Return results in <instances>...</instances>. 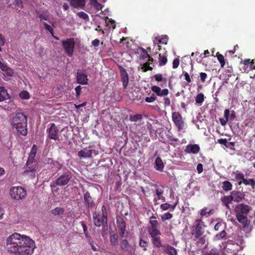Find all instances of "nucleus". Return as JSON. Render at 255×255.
<instances>
[{
	"instance_id": "obj_1",
	"label": "nucleus",
	"mask_w": 255,
	"mask_h": 255,
	"mask_svg": "<svg viewBox=\"0 0 255 255\" xmlns=\"http://www.w3.org/2000/svg\"><path fill=\"white\" fill-rule=\"evenodd\" d=\"M35 248V242L26 235L14 233L6 240V251L15 255H31Z\"/></svg>"
},
{
	"instance_id": "obj_2",
	"label": "nucleus",
	"mask_w": 255,
	"mask_h": 255,
	"mask_svg": "<svg viewBox=\"0 0 255 255\" xmlns=\"http://www.w3.org/2000/svg\"><path fill=\"white\" fill-rule=\"evenodd\" d=\"M27 117L22 113H17L13 118V127L22 135L27 134Z\"/></svg>"
},
{
	"instance_id": "obj_3",
	"label": "nucleus",
	"mask_w": 255,
	"mask_h": 255,
	"mask_svg": "<svg viewBox=\"0 0 255 255\" xmlns=\"http://www.w3.org/2000/svg\"><path fill=\"white\" fill-rule=\"evenodd\" d=\"M37 150V146L34 144L29 153L28 159L26 164V169L24 171L27 175L31 176L32 178L35 177L37 169V164L36 161H34V157L36 156Z\"/></svg>"
},
{
	"instance_id": "obj_4",
	"label": "nucleus",
	"mask_w": 255,
	"mask_h": 255,
	"mask_svg": "<svg viewBox=\"0 0 255 255\" xmlns=\"http://www.w3.org/2000/svg\"><path fill=\"white\" fill-rule=\"evenodd\" d=\"M72 176L70 173L66 172L61 175L59 178H58L55 181H53L51 183V187L55 188L57 186H64L67 185Z\"/></svg>"
},
{
	"instance_id": "obj_5",
	"label": "nucleus",
	"mask_w": 255,
	"mask_h": 255,
	"mask_svg": "<svg viewBox=\"0 0 255 255\" xmlns=\"http://www.w3.org/2000/svg\"><path fill=\"white\" fill-rule=\"evenodd\" d=\"M98 150L92 148L91 146L84 148L78 152V156L80 159L93 158L98 154Z\"/></svg>"
},
{
	"instance_id": "obj_6",
	"label": "nucleus",
	"mask_w": 255,
	"mask_h": 255,
	"mask_svg": "<svg viewBox=\"0 0 255 255\" xmlns=\"http://www.w3.org/2000/svg\"><path fill=\"white\" fill-rule=\"evenodd\" d=\"M62 46L65 53L69 56H72L75 48V43L74 38H70L62 41Z\"/></svg>"
},
{
	"instance_id": "obj_7",
	"label": "nucleus",
	"mask_w": 255,
	"mask_h": 255,
	"mask_svg": "<svg viewBox=\"0 0 255 255\" xmlns=\"http://www.w3.org/2000/svg\"><path fill=\"white\" fill-rule=\"evenodd\" d=\"M10 194L12 198L19 200L25 197L26 192V190L21 187H12L10 189Z\"/></svg>"
},
{
	"instance_id": "obj_8",
	"label": "nucleus",
	"mask_w": 255,
	"mask_h": 255,
	"mask_svg": "<svg viewBox=\"0 0 255 255\" xmlns=\"http://www.w3.org/2000/svg\"><path fill=\"white\" fill-rule=\"evenodd\" d=\"M46 131L48 138L54 140H59V130L55 124H51L50 127L47 128Z\"/></svg>"
},
{
	"instance_id": "obj_9",
	"label": "nucleus",
	"mask_w": 255,
	"mask_h": 255,
	"mask_svg": "<svg viewBox=\"0 0 255 255\" xmlns=\"http://www.w3.org/2000/svg\"><path fill=\"white\" fill-rule=\"evenodd\" d=\"M203 222L201 220H197L193 226L192 235L196 238L201 236L204 231L203 228Z\"/></svg>"
},
{
	"instance_id": "obj_10",
	"label": "nucleus",
	"mask_w": 255,
	"mask_h": 255,
	"mask_svg": "<svg viewBox=\"0 0 255 255\" xmlns=\"http://www.w3.org/2000/svg\"><path fill=\"white\" fill-rule=\"evenodd\" d=\"M121 249L127 253V255H134L135 253V246L129 244L127 239L123 240L120 243Z\"/></svg>"
},
{
	"instance_id": "obj_11",
	"label": "nucleus",
	"mask_w": 255,
	"mask_h": 255,
	"mask_svg": "<svg viewBox=\"0 0 255 255\" xmlns=\"http://www.w3.org/2000/svg\"><path fill=\"white\" fill-rule=\"evenodd\" d=\"M149 234L152 238L153 244L156 247H160L162 244L160 241V235L161 233L159 230L149 231Z\"/></svg>"
},
{
	"instance_id": "obj_12",
	"label": "nucleus",
	"mask_w": 255,
	"mask_h": 255,
	"mask_svg": "<svg viewBox=\"0 0 255 255\" xmlns=\"http://www.w3.org/2000/svg\"><path fill=\"white\" fill-rule=\"evenodd\" d=\"M251 207L250 206L240 204L237 205L235 208V212L236 213V216L239 215H246L250 211Z\"/></svg>"
},
{
	"instance_id": "obj_13",
	"label": "nucleus",
	"mask_w": 255,
	"mask_h": 255,
	"mask_svg": "<svg viewBox=\"0 0 255 255\" xmlns=\"http://www.w3.org/2000/svg\"><path fill=\"white\" fill-rule=\"evenodd\" d=\"M93 219L94 225L97 227H101L104 223H107V217L104 219L103 215H101L100 213L95 212L93 215Z\"/></svg>"
},
{
	"instance_id": "obj_14",
	"label": "nucleus",
	"mask_w": 255,
	"mask_h": 255,
	"mask_svg": "<svg viewBox=\"0 0 255 255\" xmlns=\"http://www.w3.org/2000/svg\"><path fill=\"white\" fill-rule=\"evenodd\" d=\"M172 119L178 130L182 129L184 128V124L182 117L179 113L174 112L172 114Z\"/></svg>"
},
{
	"instance_id": "obj_15",
	"label": "nucleus",
	"mask_w": 255,
	"mask_h": 255,
	"mask_svg": "<svg viewBox=\"0 0 255 255\" xmlns=\"http://www.w3.org/2000/svg\"><path fill=\"white\" fill-rule=\"evenodd\" d=\"M238 221L243 225L244 230L246 231H250L251 228L250 227V221L247 216L245 215H239L236 216Z\"/></svg>"
},
{
	"instance_id": "obj_16",
	"label": "nucleus",
	"mask_w": 255,
	"mask_h": 255,
	"mask_svg": "<svg viewBox=\"0 0 255 255\" xmlns=\"http://www.w3.org/2000/svg\"><path fill=\"white\" fill-rule=\"evenodd\" d=\"M168 41V37L167 35H162L160 38L156 37L155 38V40H153L154 48L155 49L156 53L157 52V50H159L160 48L158 44H167Z\"/></svg>"
},
{
	"instance_id": "obj_17",
	"label": "nucleus",
	"mask_w": 255,
	"mask_h": 255,
	"mask_svg": "<svg viewBox=\"0 0 255 255\" xmlns=\"http://www.w3.org/2000/svg\"><path fill=\"white\" fill-rule=\"evenodd\" d=\"M84 202L89 210L93 209L95 206V203L91 196L90 193L86 192L84 195Z\"/></svg>"
},
{
	"instance_id": "obj_18",
	"label": "nucleus",
	"mask_w": 255,
	"mask_h": 255,
	"mask_svg": "<svg viewBox=\"0 0 255 255\" xmlns=\"http://www.w3.org/2000/svg\"><path fill=\"white\" fill-rule=\"evenodd\" d=\"M121 80L124 88L126 89L128 83V76L126 70L122 66L120 67Z\"/></svg>"
},
{
	"instance_id": "obj_19",
	"label": "nucleus",
	"mask_w": 255,
	"mask_h": 255,
	"mask_svg": "<svg viewBox=\"0 0 255 255\" xmlns=\"http://www.w3.org/2000/svg\"><path fill=\"white\" fill-rule=\"evenodd\" d=\"M77 83L81 85H87L88 82V76L86 74L77 72L76 75Z\"/></svg>"
},
{
	"instance_id": "obj_20",
	"label": "nucleus",
	"mask_w": 255,
	"mask_h": 255,
	"mask_svg": "<svg viewBox=\"0 0 255 255\" xmlns=\"http://www.w3.org/2000/svg\"><path fill=\"white\" fill-rule=\"evenodd\" d=\"M151 90L155 93L158 96L162 97L167 96L169 94V91L167 89H164L161 90V88L156 85L153 86L151 87Z\"/></svg>"
},
{
	"instance_id": "obj_21",
	"label": "nucleus",
	"mask_w": 255,
	"mask_h": 255,
	"mask_svg": "<svg viewBox=\"0 0 255 255\" xmlns=\"http://www.w3.org/2000/svg\"><path fill=\"white\" fill-rule=\"evenodd\" d=\"M200 147L198 144H188L186 146L185 151L188 153L197 154L200 151Z\"/></svg>"
},
{
	"instance_id": "obj_22",
	"label": "nucleus",
	"mask_w": 255,
	"mask_h": 255,
	"mask_svg": "<svg viewBox=\"0 0 255 255\" xmlns=\"http://www.w3.org/2000/svg\"><path fill=\"white\" fill-rule=\"evenodd\" d=\"M153 78L155 79V81L158 82L160 87H163L166 86L167 79L166 78L164 77L161 74H155Z\"/></svg>"
},
{
	"instance_id": "obj_23",
	"label": "nucleus",
	"mask_w": 255,
	"mask_h": 255,
	"mask_svg": "<svg viewBox=\"0 0 255 255\" xmlns=\"http://www.w3.org/2000/svg\"><path fill=\"white\" fill-rule=\"evenodd\" d=\"M70 3L75 8H82L85 5L86 1L85 0H71Z\"/></svg>"
},
{
	"instance_id": "obj_24",
	"label": "nucleus",
	"mask_w": 255,
	"mask_h": 255,
	"mask_svg": "<svg viewBox=\"0 0 255 255\" xmlns=\"http://www.w3.org/2000/svg\"><path fill=\"white\" fill-rule=\"evenodd\" d=\"M164 164L162 159L159 157L156 158L154 162V168L156 170L162 171L164 168Z\"/></svg>"
},
{
	"instance_id": "obj_25",
	"label": "nucleus",
	"mask_w": 255,
	"mask_h": 255,
	"mask_svg": "<svg viewBox=\"0 0 255 255\" xmlns=\"http://www.w3.org/2000/svg\"><path fill=\"white\" fill-rule=\"evenodd\" d=\"M232 201L239 202L243 199L242 194L241 192L236 191H233L231 193Z\"/></svg>"
},
{
	"instance_id": "obj_26",
	"label": "nucleus",
	"mask_w": 255,
	"mask_h": 255,
	"mask_svg": "<svg viewBox=\"0 0 255 255\" xmlns=\"http://www.w3.org/2000/svg\"><path fill=\"white\" fill-rule=\"evenodd\" d=\"M9 98L7 90L4 87L0 86V102L8 99Z\"/></svg>"
},
{
	"instance_id": "obj_27",
	"label": "nucleus",
	"mask_w": 255,
	"mask_h": 255,
	"mask_svg": "<svg viewBox=\"0 0 255 255\" xmlns=\"http://www.w3.org/2000/svg\"><path fill=\"white\" fill-rule=\"evenodd\" d=\"M222 204L227 208L229 209V204L231 203L232 199L231 195L230 196H225L221 199Z\"/></svg>"
},
{
	"instance_id": "obj_28",
	"label": "nucleus",
	"mask_w": 255,
	"mask_h": 255,
	"mask_svg": "<svg viewBox=\"0 0 255 255\" xmlns=\"http://www.w3.org/2000/svg\"><path fill=\"white\" fill-rule=\"evenodd\" d=\"M177 203H178V201H177L173 205H171V204H168V203H164V204H162L160 205V208L162 210H167L168 209H170V210L171 211H173L174 210V209L175 208L176 206H177Z\"/></svg>"
},
{
	"instance_id": "obj_29",
	"label": "nucleus",
	"mask_w": 255,
	"mask_h": 255,
	"mask_svg": "<svg viewBox=\"0 0 255 255\" xmlns=\"http://www.w3.org/2000/svg\"><path fill=\"white\" fill-rule=\"evenodd\" d=\"M165 252L169 255H177L176 250L171 246H167L164 249Z\"/></svg>"
},
{
	"instance_id": "obj_30",
	"label": "nucleus",
	"mask_w": 255,
	"mask_h": 255,
	"mask_svg": "<svg viewBox=\"0 0 255 255\" xmlns=\"http://www.w3.org/2000/svg\"><path fill=\"white\" fill-rule=\"evenodd\" d=\"M126 224L124 221L122 220L120 225H119V232L120 235L122 237L125 236L126 232Z\"/></svg>"
},
{
	"instance_id": "obj_31",
	"label": "nucleus",
	"mask_w": 255,
	"mask_h": 255,
	"mask_svg": "<svg viewBox=\"0 0 255 255\" xmlns=\"http://www.w3.org/2000/svg\"><path fill=\"white\" fill-rule=\"evenodd\" d=\"M226 232L223 230L220 233L216 234L213 238L214 241H217L224 239L226 236Z\"/></svg>"
},
{
	"instance_id": "obj_32",
	"label": "nucleus",
	"mask_w": 255,
	"mask_h": 255,
	"mask_svg": "<svg viewBox=\"0 0 255 255\" xmlns=\"http://www.w3.org/2000/svg\"><path fill=\"white\" fill-rule=\"evenodd\" d=\"M222 187L224 191L227 192L232 190V185L230 181H225L222 182Z\"/></svg>"
},
{
	"instance_id": "obj_33",
	"label": "nucleus",
	"mask_w": 255,
	"mask_h": 255,
	"mask_svg": "<svg viewBox=\"0 0 255 255\" xmlns=\"http://www.w3.org/2000/svg\"><path fill=\"white\" fill-rule=\"evenodd\" d=\"M3 76L5 80H8L10 77L13 76V70L8 67L6 70L4 71Z\"/></svg>"
},
{
	"instance_id": "obj_34",
	"label": "nucleus",
	"mask_w": 255,
	"mask_h": 255,
	"mask_svg": "<svg viewBox=\"0 0 255 255\" xmlns=\"http://www.w3.org/2000/svg\"><path fill=\"white\" fill-rule=\"evenodd\" d=\"M204 101V95L203 93H199L195 97L196 104L201 105Z\"/></svg>"
},
{
	"instance_id": "obj_35",
	"label": "nucleus",
	"mask_w": 255,
	"mask_h": 255,
	"mask_svg": "<svg viewBox=\"0 0 255 255\" xmlns=\"http://www.w3.org/2000/svg\"><path fill=\"white\" fill-rule=\"evenodd\" d=\"M90 4L97 10H101L103 8V5L98 2L97 0H90Z\"/></svg>"
},
{
	"instance_id": "obj_36",
	"label": "nucleus",
	"mask_w": 255,
	"mask_h": 255,
	"mask_svg": "<svg viewBox=\"0 0 255 255\" xmlns=\"http://www.w3.org/2000/svg\"><path fill=\"white\" fill-rule=\"evenodd\" d=\"M64 210L60 207H56L52 210V214L55 216L59 215L64 213Z\"/></svg>"
},
{
	"instance_id": "obj_37",
	"label": "nucleus",
	"mask_w": 255,
	"mask_h": 255,
	"mask_svg": "<svg viewBox=\"0 0 255 255\" xmlns=\"http://www.w3.org/2000/svg\"><path fill=\"white\" fill-rule=\"evenodd\" d=\"M118 236L117 234L115 233L111 234L110 237V242L113 245H116L118 244Z\"/></svg>"
},
{
	"instance_id": "obj_38",
	"label": "nucleus",
	"mask_w": 255,
	"mask_h": 255,
	"mask_svg": "<svg viewBox=\"0 0 255 255\" xmlns=\"http://www.w3.org/2000/svg\"><path fill=\"white\" fill-rule=\"evenodd\" d=\"M142 119V115L140 114H136L134 115H130L129 120L131 122H137Z\"/></svg>"
},
{
	"instance_id": "obj_39",
	"label": "nucleus",
	"mask_w": 255,
	"mask_h": 255,
	"mask_svg": "<svg viewBox=\"0 0 255 255\" xmlns=\"http://www.w3.org/2000/svg\"><path fill=\"white\" fill-rule=\"evenodd\" d=\"M246 185H251L253 188L255 187V181L253 179H245L243 182Z\"/></svg>"
},
{
	"instance_id": "obj_40",
	"label": "nucleus",
	"mask_w": 255,
	"mask_h": 255,
	"mask_svg": "<svg viewBox=\"0 0 255 255\" xmlns=\"http://www.w3.org/2000/svg\"><path fill=\"white\" fill-rule=\"evenodd\" d=\"M105 23L106 25L109 26L110 28L115 29L116 27V24L115 21L111 19L107 18V19L105 20Z\"/></svg>"
},
{
	"instance_id": "obj_41",
	"label": "nucleus",
	"mask_w": 255,
	"mask_h": 255,
	"mask_svg": "<svg viewBox=\"0 0 255 255\" xmlns=\"http://www.w3.org/2000/svg\"><path fill=\"white\" fill-rule=\"evenodd\" d=\"M149 223L151 226V229L150 230V231H153V230H158L157 229V227L158 226V223L157 221L155 220H150Z\"/></svg>"
},
{
	"instance_id": "obj_42",
	"label": "nucleus",
	"mask_w": 255,
	"mask_h": 255,
	"mask_svg": "<svg viewBox=\"0 0 255 255\" xmlns=\"http://www.w3.org/2000/svg\"><path fill=\"white\" fill-rule=\"evenodd\" d=\"M159 65L160 66L165 65L167 61V59L165 56H161V54H159Z\"/></svg>"
},
{
	"instance_id": "obj_43",
	"label": "nucleus",
	"mask_w": 255,
	"mask_h": 255,
	"mask_svg": "<svg viewBox=\"0 0 255 255\" xmlns=\"http://www.w3.org/2000/svg\"><path fill=\"white\" fill-rule=\"evenodd\" d=\"M236 179L241 184L245 180L244 175L242 173H237L235 175Z\"/></svg>"
},
{
	"instance_id": "obj_44",
	"label": "nucleus",
	"mask_w": 255,
	"mask_h": 255,
	"mask_svg": "<svg viewBox=\"0 0 255 255\" xmlns=\"http://www.w3.org/2000/svg\"><path fill=\"white\" fill-rule=\"evenodd\" d=\"M77 15L80 18H81L83 19H84V20H86L87 21L89 20V16L85 12H83V11L79 12H78Z\"/></svg>"
},
{
	"instance_id": "obj_45",
	"label": "nucleus",
	"mask_w": 255,
	"mask_h": 255,
	"mask_svg": "<svg viewBox=\"0 0 255 255\" xmlns=\"http://www.w3.org/2000/svg\"><path fill=\"white\" fill-rule=\"evenodd\" d=\"M19 97L23 99H28L30 97V95L28 92L23 91L20 93Z\"/></svg>"
},
{
	"instance_id": "obj_46",
	"label": "nucleus",
	"mask_w": 255,
	"mask_h": 255,
	"mask_svg": "<svg viewBox=\"0 0 255 255\" xmlns=\"http://www.w3.org/2000/svg\"><path fill=\"white\" fill-rule=\"evenodd\" d=\"M220 254V251L215 248L211 249L207 254V255H218Z\"/></svg>"
},
{
	"instance_id": "obj_47",
	"label": "nucleus",
	"mask_w": 255,
	"mask_h": 255,
	"mask_svg": "<svg viewBox=\"0 0 255 255\" xmlns=\"http://www.w3.org/2000/svg\"><path fill=\"white\" fill-rule=\"evenodd\" d=\"M172 214L169 213V212H167V213H165V214H164L162 216H161V220L162 221H164L166 220H169L170 219H171L172 218Z\"/></svg>"
},
{
	"instance_id": "obj_48",
	"label": "nucleus",
	"mask_w": 255,
	"mask_h": 255,
	"mask_svg": "<svg viewBox=\"0 0 255 255\" xmlns=\"http://www.w3.org/2000/svg\"><path fill=\"white\" fill-rule=\"evenodd\" d=\"M217 57L218 60H219V61L220 62V63L221 65V66L222 67H224V66L225 64L224 56L221 54L217 53Z\"/></svg>"
},
{
	"instance_id": "obj_49",
	"label": "nucleus",
	"mask_w": 255,
	"mask_h": 255,
	"mask_svg": "<svg viewBox=\"0 0 255 255\" xmlns=\"http://www.w3.org/2000/svg\"><path fill=\"white\" fill-rule=\"evenodd\" d=\"M157 99V98L154 94H152L150 97H147L145 99V101L147 103H152Z\"/></svg>"
},
{
	"instance_id": "obj_50",
	"label": "nucleus",
	"mask_w": 255,
	"mask_h": 255,
	"mask_svg": "<svg viewBox=\"0 0 255 255\" xmlns=\"http://www.w3.org/2000/svg\"><path fill=\"white\" fill-rule=\"evenodd\" d=\"M156 195L158 197V199H160V197L163 193V190L162 188L157 187L155 189Z\"/></svg>"
},
{
	"instance_id": "obj_51",
	"label": "nucleus",
	"mask_w": 255,
	"mask_h": 255,
	"mask_svg": "<svg viewBox=\"0 0 255 255\" xmlns=\"http://www.w3.org/2000/svg\"><path fill=\"white\" fill-rule=\"evenodd\" d=\"M43 24L45 26V29L48 31L51 34H53V29L52 27L46 22H44Z\"/></svg>"
},
{
	"instance_id": "obj_52",
	"label": "nucleus",
	"mask_w": 255,
	"mask_h": 255,
	"mask_svg": "<svg viewBox=\"0 0 255 255\" xmlns=\"http://www.w3.org/2000/svg\"><path fill=\"white\" fill-rule=\"evenodd\" d=\"M197 241V243L201 245H204L206 243V238L205 236L200 237Z\"/></svg>"
},
{
	"instance_id": "obj_53",
	"label": "nucleus",
	"mask_w": 255,
	"mask_h": 255,
	"mask_svg": "<svg viewBox=\"0 0 255 255\" xmlns=\"http://www.w3.org/2000/svg\"><path fill=\"white\" fill-rule=\"evenodd\" d=\"M207 77V75L206 73L204 72H201L200 73V80L202 82H204L206 79Z\"/></svg>"
},
{
	"instance_id": "obj_54",
	"label": "nucleus",
	"mask_w": 255,
	"mask_h": 255,
	"mask_svg": "<svg viewBox=\"0 0 255 255\" xmlns=\"http://www.w3.org/2000/svg\"><path fill=\"white\" fill-rule=\"evenodd\" d=\"M101 210L103 216H104V219H106V218L107 217V211L105 205L102 206Z\"/></svg>"
},
{
	"instance_id": "obj_55",
	"label": "nucleus",
	"mask_w": 255,
	"mask_h": 255,
	"mask_svg": "<svg viewBox=\"0 0 255 255\" xmlns=\"http://www.w3.org/2000/svg\"><path fill=\"white\" fill-rule=\"evenodd\" d=\"M80 224H81V225L82 226L85 235L88 234L87 227V226H86V224H85V223L84 221H81L80 222Z\"/></svg>"
},
{
	"instance_id": "obj_56",
	"label": "nucleus",
	"mask_w": 255,
	"mask_h": 255,
	"mask_svg": "<svg viewBox=\"0 0 255 255\" xmlns=\"http://www.w3.org/2000/svg\"><path fill=\"white\" fill-rule=\"evenodd\" d=\"M209 54V52L208 51V50H205L204 51V53L201 54L200 55V57L201 58L199 60V61H198V62H201L202 59L204 57H207L208 56Z\"/></svg>"
},
{
	"instance_id": "obj_57",
	"label": "nucleus",
	"mask_w": 255,
	"mask_h": 255,
	"mask_svg": "<svg viewBox=\"0 0 255 255\" xmlns=\"http://www.w3.org/2000/svg\"><path fill=\"white\" fill-rule=\"evenodd\" d=\"M179 65V60L178 59H174L172 63L173 68L176 69L177 68Z\"/></svg>"
},
{
	"instance_id": "obj_58",
	"label": "nucleus",
	"mask_w": 255,
	"mask_h": 255,
	"mask_svg": "<svg viewBox=\"0 0 255 255\" xmlns=\"http://www.w3.org/2000/svg\"><path fill=\"white\" fill-rule=\"evenodd\" d=\"M183 74L185 80L187 81V82L190 83L191 82V80L189 74L186 72H184Z\"/></svg>"
},
{
	"instance_id": "obj_59",
	"label": "nucleus",
	"mask_w": 255,
	"mask_h": 255,
	"mask_svg": "<svg viewBox=\"0 0 255 255\" xmlns=\"http://www.w3.org/2000/svg\"><path fill=\"white\" fill-rule=\"evenodd\" d=\"M212 210H210L209 212H207L206 211V208H204V209H202L201 211V213H200V214L201 216H205L207 214H210L212 212Z\"/></svg>"
},
{
	"instance_id": "obj_60",
	"label": "nucleus",
	"mask_w": 255,
	"mask_h": 255,
	"mask_svg": "<svg viewBox=\"0 0 255 255\" xmlns=\"http://www.w3.org/2000/svg\"><path fill=\"white\" fill-rule=\"evenodd\" d=\"M139 246L141 247H142L144 248V250H146V247H147V242L145 241H144L142 240H140L139 243Z\"/></svg>"
},
{
	"instance_id": "obj_61",
	"label": "nucleus",
	"mask_w": 255,
	"mask_h": 255,
	"mask_svg": "<svg viewBox=\"0 0 255 255\" xmlns=\"http://www.w3.org/2000/svg\"><path fill=\"white\" fill-rule=\"evenodd\" d=\"M224 117L225 119H227V120H229L230 118V111L229 109H226L224 111Z\"/></svg>"
},
{
	"instance_id": "obj_62",
	"label": "nucleus",
	"mask_w": 255,
	"mask_h": 255,
	"mask_svg": "<svg viewBox=\"0 0 255 255\" xmlns=\"http://www.w3.org/2000/svg\"><path fill=\"white\" fill-rule=\"evenodd\" d=\"M222 224L221 222H218L214 226V230L215 231H219L221 228L222 227Z\"/></svg>"
},
{
	"instance_id": "obj_63",
	"label": "nucleus",
	"mask_w": 255,
	"mask_h": 255,
	"mask_svg": "<svg viewBox=\"0 0 255 255\" xmlns=\"http://www.w3.org/2000/svg\"><path fill=\"white\" fill-rule=\"evenodd\" d=\"M39 17L41 20H47L49 19L48 15L45 14H40L39 16Z\"/></svg>"
},
{
	"instance_id": "obj_64",
	"label": "nucleus",
	"mask_w": 255,
	"mask_h": 255,
	"mask_svg": "<svg viewBox=\"0 0 255 255\" xmlns=\"http://www.w3.org/2000/svg\"><path fill=\"white\" fill-rule=\"evenodd\" d=\"M15 5L19 8L22 7V1L21 0H15Z\"/></svg>"
}]
</instances>
